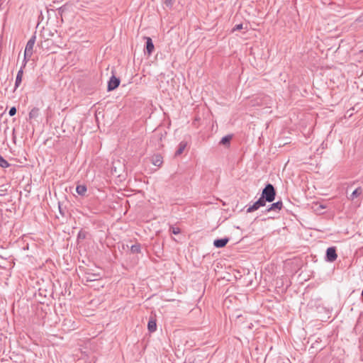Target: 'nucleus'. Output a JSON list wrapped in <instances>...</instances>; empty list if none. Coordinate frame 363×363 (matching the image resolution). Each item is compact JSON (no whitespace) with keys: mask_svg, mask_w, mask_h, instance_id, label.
<instances>
[{"mask_svg":"<svg viewBox=\"0 0 363 363\" xmlns=\"http://www.w3.org/2000/svg\"><path fill=\"white\" fill-rule=\"evenodd\" d=\"M186 145H187L186 142H184V141L180 142L179 144V146H178V149L175 152V156L177 157V156H179L180 155H182V152H184V150H185Z\"/></svg>","mask_w":363,"mask_h":363,"instance_id":"nucleus-13","label":"nucleus"},{"mask_svg":"<svg viewBox=\"0 0 363 363\" xmlns=\"http://www.w3.org/2000/svg\"><path fill=\"white\" fill-rule=\"evenodd\" d=\"M146 50L147 52L150 55L153 50H154V44L152 43V40L150 38L147 37L146 38Z\"/></svg>","mask_w":363,"mask_h":363,"instance_id":"nucleus-11","label":"nucleus"},{"mask_svg":"<svg viewBox=\"0 0 363 363\" xmlns=\"http://www.w3.org/2000/svg\"><path fill=\"white\" fill-rule=\"evenodd\" d=\"M24 67L23 66L18 72L17 73V75H16V82H15V87L17 88L19 86V85L21 84V82H22V77H23V68Z\"/></svg>","mask_w":363,"mask_h":363,"instance_id":"nucleus-10","label":"nucleus"},{"mask_svg":"<svg viewBox=\"0 0 363 363\" xmlns=\"http://www.w3.org/2000/svg\"><path fill=\"white\" fill-rule=\"evenodd\" d=\"M359 194H360V192L359 191V190H358V189H355V190L352 192V196L353 197H354V196H357V195H359Z\"/></svg>","mask_w":363,"mask_h":363,"instance_id":"nucleus-24","label":"nucleus"},{"mask_svg":"<svg viewBox=\"0 0 363 363\" xmlns=\"http://www.w3.org/2000/svg\"><path fill=\"white\" fill-rule=\"evenodd\" d=\"M10 166V164L0 155V167L6 168Z\"/></svg>","mask_w":363,"mask_h":363,"instance_id":"nucleus-16","label":"nucleus"},{"mask_svg":"<svg viewBox=\"0 0 363 363\" xmlns=\"http://www.w3.org/2000/svg\"><path fill=\"white\" fill-rule=\"evenodd\" d=\"M152 163L157 167H161L163 163L162 157L160 155H155L152 157Z\"/></svg>","mask_w":363,"mask_h":363,"instance_id":"nucleus-9","label":"nucleus"},{"mask_svg":"<svg viewBox=\"0 0 363 363\" xmlns=\"http://www.w3.org/2000/svg\"><path fill=\"white\" fill-rule=\"evenodd\" d=\"M35 42V35H33L30 40L28 41L25 51H24V64L23 67L26 66V64L27 62V58H29L31 57L33 52V47Z\"/></svg>","mask_w":363,"mask_h":363,"instance_id":"nucleus-2","label":"nucleus"},{"mask_svg":"<svg viewBox=\"0 0 363 363\" xmlns=\"http://www.w3.org/2000/svg\"><path fill=\"white\" fill-rule=\"evenodd\" d=\"M147 328L150 333L155 332L157 330L156 320L154 319L149 320L147 323Z\"/></svg>","mask_w":363,"mask_h":363,"instance_id":"nucleus-14","label":"nucleus"},{"mask_svg":"<svg viewBox=\"0 0 363 363\" xmlns=\"http://www.w3.org/2000/svg\"><path fill=\"white\" fill-rule=\"evenodd\" d=\"M16 113V107H11L9 111V114L11 116H14Z\"/></svg>","mask_w":363,"mask_h":363,"instance_id":"nucleus-22","label":"nucleus"},{"mask_svg":"<svg viewBox=\"0 0 363 363\" xmlns=\"http://www.w3.org/2000/svg\"><path fill=\"white\" fill-rule=\"evenodd\" d=\"M6 194V189H0V196H4Z\"/></svg>","mask_w":363,"mask_h":363,"instance_id":"nucleus-26","label":"nucleus"},{"mask_svg":"<svg viewBox=\"0 0 363 363\" xmlns=\"http://www.w3.org/2000/svg\"><path fill=\"white\" fill-rule=\"evenodd\" d=\"M59 209H60V213H61V214H63V213H62V210H61L60 206H59Z\"/></svg>","mask_w":363,"mask_h":363,"instance_id":"nucleus-27","label":"nucleus"},{"mask_svg":"<svg viewBox=\"0 0 363 363\" xmlns=\"http://www.w3.org/2000/svg\"><path fill=\"white\" fill-rule=\"evenodd\" d=\"M78 238L79 239H84L85 238V233L84 232H82V231H79V233H78Z\"/></svg>","mask_w":363,"mask_h":363,"instance_id":"nucleus-23","label":"nucleus"},{"mask_svg":"<svg viewBox=\"0 0 363 363\" xmlns=\"http://www.w3.org/2000/svg\"><path fill=\"white\" fill-rule=\"evenodd\" d=\"M131 252L133 253H139L140 252V245L135 244L131 246Z\"/></svg>","mask_w":363,"mask_h":363,"instance_id":"nucleus-18","label":"nucleus"},{"mask_svg":"<svg viewBox=\"0 0 363 363\" xmlns=\"http://www.w3.org/2000/svg\"><path fill=\"white\" fill-rule=\"evenodd\" d=\"M282 206H283V203L281 201H277L276 203L271 204L270 207L267 209V211L269 212L271 211H274L277 212L281 209Z\"/></svg>","mask_w":363,"mask_h":363,"instance_id":"nucleus-7","label":"nucleus"},{"mask_svg":"<svg viewBox=\"0 0 363 363\" xmlns=\"http://www.w3.org/2000/svg\"><path fill=\"white\" fill-rule=\"evenodd\" d=\"M162 136V134H157V133H155L153 135L154 138H157L158 140H161Z\"/></svg>","mask_w":363,"mask_h":363,"instance_id":"nucleus-25","label":"nucleus"},{"mask_svg":"<svg viewBox=\"0 0 363 363\" xmlns=\"http://www.w3.org/2000/svg\"><path fill=\"white\" fill-rule=\"evenodd\" d=\"M276 196V191L274 187L271 184H267L262 192V196L260 199H262L264 203L266 202H272Z\"/></svg>","mask_w":363,"mask_h":363,"instance_id":"nucleus-1","label":"nucleus"},{"mask_svg":"<svg viewBox=\"0 0 363 363\" xmlns=\"http://www.w3.org/2000/svg\"><path fill=\"white\" fill-rule=\"evenodd\" d=\"M231 140V136L230 135H225L224 136L223 138H222L220 143L222 144V145H228L230 143V141Z\"/></svg>","mask_w":363,"mask_h":363,"instance_id":"nucleus-17","label":"nucleus"},{"mask_svg":"<svg viewBox=\"0 0 363 363\" xmlns=\"http://www.w3.org/2000/svg\"><path fill=\"white\" fill-rule=\"evenodd\" d=\"M120 84V79L113 75L108 82V91H112L116 89Z\"/></svg>","mask_w":363,"mask_h":363,"instance_id":"nucleus-5","label":"nucleus"},{"mask_svg":"<svg viewBox=\"0 0 363 363\" xmlns=\"http://www.w3.org/2000/svg\"><path fill=\"white\" fill-rule=\"evenodd\" d=\"M170 230L174 235L180 233V229L179 228L171 227Z\"/></svg>","mask_w":363,"mask_h":363,"instance_id":"nucleus-20","label":"nucleus"},{"mask_svg":"<svg viewBox=\"0 0 363 363\" xmlns=\"http://www.w3.org/2000/svg\"><path fill=\"white\" fill-rule=\"evenodd\" d=\"M87 189L85 185H77L76 188L77 193L80 196H84L86 192Z\"/></svg>","mask_w":363,"mask_h":363,"instance_id":"nucleus-15","label":"nucleus"},{"mask_svg":"<svg viewBox=\"0 0 363 363\" xmlns=\"http://www.w3.org/2000/svg\"><path fill=\"white\" fill-rule=\"evenodd\" d=\"M228 241H229V238H228L217 239V240H214L213 245L217 248H221V247H225L227 245V243L228 242Z\"/></svg>","mask_w":363,"mask_h":363,"instance_id":"nucleus-6","label":"nucleus"},{"mask_svg":"<svg viewBox=\"0 0 363 363\" xmlns=\"http://www.w3.org/2000/svg\"><path fill=\"white\" fill-rule=\"evenodd\" d=\"M269 100V98L267 96L264 97H257L255 99L252 100V106H262L264 104V101H267Z\"/></svg>","mask_w":363,"mask_h":363,"instance_id":"nucleus-8","label":"nucleus"},{"mask_svg":"<svg viewBox=\"0 0 363 363\" xmlns=\"http://www.w3.org/2000/svg\"><path fill=\"white\" fill-rule=\"evenodd\" d=\"M337 257L335 247H328L326 250V261L333 262H334Z\"/></svg>","mask_w":363,"mask_h":363,"instance_id":"nucleus-3","label":"nucleus"},{"mask_svg":"<svg viewBox=\"0 0 363 363\" xmlns=\"http://www.w3.org/2000/svg\"><path fill=\"white\" fill-rule=\"evenodd\" d=\"M175 0H164V4L166 6L169 8H172L173 4H174Z\"/></svg>","mask_w":363,"mask_h":363,"instance_id":"nucleus-19","label":"nucleus"},{"mask_svg":"<svg viewBox=\"0 0 363 363\" xmlns=\"http://www.w3.org/2000/svg\"><path fill=\"white\" fill-rule=\"evenodd\" d=\"M40 115V109L38 108L34 107L29 112V119H36Z\"/></svg>","mask_w":363,"mask_h":363,"instance_id":"nucleus-12","label":"nucleus"},{"mask_svg":"<svg viewBox=\"0 0 363 363\" xmlns=\"http://www.w3.org/2000/svg\"><path fill=\"white\" fill-rule=\"evenodd\" d=\"M266 203L263 201L262 199H259L256 202H255L252 206H250L247 208V213H252L255 211H257L260 207L264 206Z\"/></svg>","mask_w":363,"mask_h":363,"instance_id":"nucleus-4","label":"nucleus"},{"mask_svg":"<svg viewBox=\"0 0 363 363\" xmlns=\"http://www.w3.org/2000/svg\"><path fill=\"white\" fill-rule=\"evenodd\" d=\"M243 28L242 23L237 24L235 26V27L233 28V31L239 30Z\"/></svg>","mask_w":363,"mask_h":363,"instance_id":"nucleus-21","label":"nucleus"}]
</instances>
